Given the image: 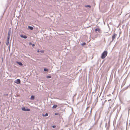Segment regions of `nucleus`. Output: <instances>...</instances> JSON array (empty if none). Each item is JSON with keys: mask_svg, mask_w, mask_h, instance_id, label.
<instances>
[{"mask_svg": "<svg viewBox=\"0 0 130 130\" xmlns=\"http://www.w3.org/2000/svg\"><path fill=\"white\" fill-rule=\"evenodd\" d=\"M95 31H98L99 32L100 31V29L99 28H96L95 29Z\"/></svg>", "mask_w": 130, "mask_h": 130, "instance_id": "9", "label": "nucleus"}, {"mask_svg": "<svg viewBox=\"0 0 130 130\" xmlns=\"http://www.w3.org/2000/svg\"><path fill=\"white\" fill-rule=\"evenodd\" d=\"M14 82L17 84H20L21 83V81L20 79H17L14 81Z\"/></svg>", "mask_w": 130, "mask_h": 130, "instance_id": "4", "label": "nucleus"}, {"mask_svg": "<svg viewBox=\"0 0 130 130\" xmlns=\"http://www.w3.org/2000/svg\"><path fill=\"white\" fill-rule=\"evenodd\" d=\"M111 95L110 94H109L107 95L108 96H109L110 95Z\"/></svg>", "mask_w": 130, "mask_h": 130, "instance_id": "31", "label": "nucleus"}, {"mask_svg": "<svg viewBox=\"0 0 130 130\" xmlns=\"http://www.w3.org/2000/svg\"><path fill=\"white\" fill-rule=\"evenodd\" d=\"M44 70L45 72V71L47 72L48 71V70L47 69L44 68Z\"/></svg>", "mask_w": 130, "mask_h": 130, "instance_id": "15", "label": "nucleus"}, {"mask_svg": "<svg viewBox=\"0 0 130 130\" xmlns=\"http://www.w3.org/2000/svg\"><path fill=\"white\" fill-rule=\"evenodd\" d=\"M108 125L107 126V123H106L105 124V127L106 129V130H108L109 127V125L110 124V120H109V121L108 122Z\"/></svg>", "mask_w": 130, "mask_h": 130, "instance_id": "5", "label": "nucleus"}, {"mask_svg": "<svg viewBox=\"0 0 130 130\" xmlns=\"http://www.w3.org/2000/svg\"><path fill=\"white\" fill-rule=\"evenodd\" d=\"M40 51L41 53H44V52L43 50H41Z\"/></svg>", "mask_w": 130, "mask_h": 130, "instance_id": "22", "label": "nucleus"}, {"mask_svg": "<svg viewBox=\"0 0 130 130\" xmlns=\"http://www.w3.org/2000/svg\"><path fill=\"white\" fill-rule=\"evenodd\" d=\"M10 30H9L8 31V37H7V40H9V39H10Z\"/></svg>", "mask_w": 130, "mask_h": 130, "instance_id": "8", "label": "nucleus"}, {"mask_svg": "<svg viewBox=\"0 0 130 130\" xmlns=\"http://www.w3.org/2000/svg\"><path fill=\"white\" fill-rule=\"evenodd\" d=\"M91 111H92V109H91L90 113L88 112H87L86 114V115H88V119L89 118H90V117L91 116Z\"/></svg>", "mask_w": 130, "mask_h": 130, "instance_id": "3", "label": "nucleus"}, {"mask_svg": "<svg viewBox=\"0 0 130 130\" xmlns=\"http://www.w3.org/2000/svg\"><path fill=\"white\" fill-rule=\"evenodd\" d=\"M30 110V109L28 108H26L25 111H29Z\"/></svg>", "mask_w": 130, "mask_h": 130, "instance_id": "20", "label": "nucleus"}, {"mask_svg": "<svg viewBox=\"0 0 130 130\" xmlns=\"http://www.w3.org/2000/svg\"><path fill=\"white\" fill-rule=\"evenodd\" d=\"M32 44L31 43V42H30V43H29V45H32Z\"/></svg>", "mask_w": 130, "mask_h": 130, "instance_id": "27", "label": "nucleus"}, {"mask_svg": "<svg viewBox=\"0 0 130 130\" xmlns=\"http://www.w3.org/2000/svg\"><path fill=\"white\" fill-rule=\"evenodd\" d=\"M32 47H34L35 46V45L34 44H32Z\"/></svg>", "mask_w": 130, "mask_h": 130, "instance_id": "25", "label": "nucleus"}, {"mask_svg": "<svg viewBox=\"0 0 130 130\" xmlns=\"http://www.w3.org/2000/svg\"><path fill=\"white\" fill-rule=\"evenodd\" d=\"M4 95H6V96H7L8 95V94H4Z\"/></svg>", "mask_w": 130, "mask_h": 130, "instance_id": "26", "label": "nucleus"}, {"mask_svg": "<svg viewBox=\"0 0 130 130\" xmlns=\"http://www.w3.org/2000/svg\"><path fill=\"white\" fill-rule=\"evenodd\" d=\"M95 91H94V92H93L92 93H95Z\"/></svg>", "mask_w": 130, "mask_h": 130, "instance_id": "30", "label": "nucleus"}, {"mask_svg": "<svg viewBox=\"0 0 130 130\" xmlns=\"http://www.w3.org/2000/svg\"><path fill=\"white\" fill-rule=\"evenodd\" d=\"M16 63L20 66H23V64L22 62H21L17 61L16 62Z\"/></svg>", "mask_w": 130, "mask_h": 130, "instance_id": "7", "label": "nucleus"}, {"mask_svg": "<svg viewBox=\"0 0 130 130\" xmlns=\"http://www.w3.org/2000/svg\"><path fill=\"white\" fill-rule=\"evenodd\" d=\"M128 87L129 86H126V87L124 88L123 89V90H126L128 88Z\"/></svg>", "mask_w": 130, "mask_h": 130, "instance_id": "16", "label": "nucleus"}, {"mask_svg": "<svg viewBox=\"0 0 130 130\" xmlns=\"http://www.w3.org/2000/svg\"><path fill=\"white\" fill-rule=\"evenodd\" d=\"M21 37L23 38L24 39H26L27 38V36L26 35H23L22 34L20 36Z\"/></svg>", "mask_w": 130, "mask_h": 130, "instance_id": "6", "label": "nucleus"}, {"mask_svg": "<svg viewBox=\"0 0 130 130\" xmlns=\"http://www.w3.org/2000/svg\"><path fill=\"white\" fill-rule=\"evenodd\" d=\"M55 114L56 115H58L59 114V113H55Z\"/></svg>", "mask_w": 130, "mask_h": 130, "instance_id": "24", "label": "nucleus"}, {"mask_svg": "<svg viewBox=\"0 0 130 130\" xmlns=\"http://www.w3.org/2000/svg\"><path fill=\"white\" fill-rule=\"evenodd\" d=\"M107 54V52L104 51L102 54L101 58L102 59H104L105 58Z\"/></svg>", "mask_w": 130, "mask_h": 130, "instance_id": "1", "label": "nucleus"}, {"mask_svg": "<svg viewBox=\"0 0 130 130\" xmlns=\"http://www.w3.org/2000/svg\"><path fill=\"white\" fill-rule=\"evenodd\" d=\"M56 127V126L55 125H54L53 126H52V127H53V128H55Z\"/></svg>", "mask_w": 130, "mask_h": 130, "instance_id": "23", "label": "nucleus"}, {"mask_svg": "<svg viewBox=\"0 0 130 130\" xmlns=\"http://www.w3.org/2000/svg\"><path fill=\"white\" fill-rule=\"evenodd\" d=\"M57 107V105H54L52 107L53 108H56Z\"/></svg>", "mask_w": 130, "mask_h": 130, "instance_id": "13", "label": "nucleus"}, {"mask_svg": "<svg viewBox=\"0 0 130 130\" xmlns=\"http://www.w3.org/2000/svg\"><path fill=\"white\" fill-rule=\"evenodd\" d=\"M51 77V76L50 75L47 76H46V78H50Z\"/></svg>", "mask_w": 130, "mask_h": 130, "instance_id": "21", "label": "nucleus"}, {"mask_svg": "<svg viewBox=\"0 0 130 130\" xmlns=\"http://www.w3.org/2000/svg\"><path fill=\"white\" fill-rule=\"evenodd\" d=\"M28 28L31 30H32L34 29V28L33 27L30 26H28Z\"/></svg>", "mask_w": 130, "mask_h": 130, "instance_id": "11", "label": "nucleus"}, {"mask_svg": "<svg viewBox=\"0 0 130 130\" xmlns=\"http://www.w3.org/2000/svg\"><path fill=\"white\" fill-rule=\"evenodd\" d=\"M26 108L25 107H22L21 109L22 110H23V111H26Z\"/></svg>", "mask_w": 130, "mask_h": 130, "instance_id": "17", "label": "nucleus"}, {"mask_svg": "<svg viewBox=\"0 0 130 130\" xmlns=\"http://www.w3.org/2000/svg\"><path fill=\"white\" fill-rule=\"evenodd\" d=\"M85 7H89V8H91V6L90 5H86L85 6Z\"/></svg>", "mask_w": 130, "mask_h": 130, "instance_id": "18", "label": "nucleus"}, {"mask_svg": "<svg viewBox=\"0 0 130 130\" xmlns=\"http://www.w3.org/2000/svg\"><path fill=\"white\" fill-rule=\"evenodd\" d=\"M86 43L85 42H83L82 43H81V44L83 46L85 45L86 44Z\"/></svg>", "mask_w": 130, "mask_h": 130, "instance_id": "19", "label": "nucleus"}, {"mask_svg": "<svg viewBox=\"0 0 130 130\" xmlns=\"http://www.w3.org/2000/svg\"><path fill=\"white\" fill-rule=\"evenodd\" d=\"M37 52L38 53H39L40 52V51L39 50H38L37 51Z\"/></svg>", "mask_w": 130, "mask_h": 130, "instance_id": "28", "label": "nucleus"}, {"mask_svg": "<svg viewBox=\"0 0 130 130\" xmlns=\"http://www.w3.org/2000/svg\"><path fill=\"white\" fill-rule=\"evenodd\" d=\"M30 99L31 100H34L35 99V96L32 95L31 96Z\"/></svg>", "mask_w": 130, "mask_h": 130, "instance_id": "10", "label": "nucleus"}, {"mask_svg": "<svg viewBox=\"0 0 130 130\" xmlns=\"http://www.w3.org/2000/svg\"><path fill=\"white\" fill-rule=\"evenodd\" d=\"M42 115L43 116L46 117V116H48V113H45V114H43Z\"/></svg>", "mask_w": 130, "mask_h": 130, "instance_id": "12", "label": "nucleus"}, {"mask_svg": "<svg viewBox=\"0 0 130 130\" xmlns=\"http://www.w3.org/2000/svg\"><path fill=\"white\" fill-rule=\"evenodd\" d=\"M9 40H7L6 41V44L7 45H9Z\"/></svg>", "mask_w": 130, "mask_h": 130, "instance_id": "14", "label": "nucleus"}, {"mask_svg": "<svg viewBox=\"0 0 130 130\" xmlns=\"http://www.w3.org/2000/svg\"><path fill=\"white\" fill-rule=\"evenodd\" d=\"M117 34L114 33L112 36V40L110 42V43L112 42L113 41V40L117 36Z\"/></svg>", "mask_w": 130, "mask_h": 130, "instance_id": "2", "label": "nucleus"}, {"mask_svg": "<svg viewBox=\"0 0 130 130\" xmlns=\"http://www.w3.org/2000/svg\"><path fill=\"white\" fill-rule=\"evenodd\" d=\"M111 100V99L109 100H108V101H110Z\"/></svg>", "mask_w": 130, "mask_h": 130, "instance_id": "29", "label": "nucleus"}]
</instances>
